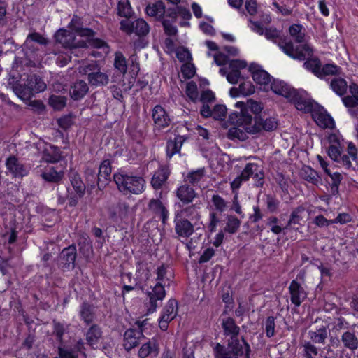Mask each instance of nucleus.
I'll return each instance as SVG.
<instances>
[{"instance_id": "1", "label": "nucleus", "mask_w": 358, "mask_h": 358, "mask_svg": "<svg viewBox=\"0 0 358 358\" xmlns=\"http://www.w3.org/2000/svg\"><path fill=\"white\" fill-rule=\"evenodd\" d=\"M69 30L61 29L55 35V40L64 48L73 50L90 46L103 48L104 53L108 52L106 43L95 38L93 30L82 27L81 19L74 16L68 25Z\"/></svg>"}, {"instance_id": "2", "label": "nucleus", "mask_w": 358, "mask_h": 358, "mask_svg": "<svg viewBox=\"0 0 358 358\" xmlns=\"http://www.w3.org/2000/svg\"><path fill=\"white\" fill-rule=\"evenodd\" d=\"M280 48L285 54L294 59L306 60L303 66L317 77L320 75L322 67L320 61L316 57L312 58L313 50L310 45L306 43L295 48L292 42L283 41L280 43Z\"/></svg>"}, {"instance_id": "3", "label": "nucleus", "mask_w": 358, "mask_h": 358, "mask_svg": "<svg viewBox=\"0 0 358 358\" xmlns=\"http://www.w3.org/2000/svg\"><path fill=\"white\" fill-rule=\"evenodd\" d=\"M268 90H271L275 94L286 98L293 103L298 110L309 111L313 108V103L304 93L299 92L285 82L279 80L271 81Z\"/></svg>"}, {"instance_id": "4", "label": "nucleus", "mask_w": 358, "mask_h": 358, "mask_svg": "<svg viewBox=\"0 0 358 358\" xmlns=\"http://www.w3.org/2000/svg\"><path fill=\"white\" fill-rule=\"evenodd\" d=\"M118 189L124 194H140L145 189V180L139 176L120 171L113 175Z\"/></svg>"}, {"instance_id": "5", "label": "nucleus", "mask_w": 358, "mask_h": 358, "mask_svg": "<svg viewBox=\"0 0 358 358\" xmlns=\"http://www.w3.org/2000/svg\"><path fill=\"white\" fill-rule=\"evenodd\" d=\"M235 107L240 109V112L231 113L229 119L234 124L242 127L243 129L250 123H253L254 119L250 112L257 113L262 110L260 105L252 100H248L246 102L237 101L235 103Z\"/></svg>"}, {"instance_id": "6", "label": "nucleus", "mask_w": 358, "mask_h": 358, "mask_svg": "<svg viewBox=\"0 0 358 358\" xmlns=\"http://www.w3.org/2000/svg\"><path fill=\"white\" fill-rule=\"evenodd\" d=\"M250 345L243 339V343L228 344L227 350L220 343L215 348L216 358H249Z\"/></svg>"}, {"instance_id": "7", "label": "nucleus", "mask_w": 358, "mask_h": 358, "mask_svg": "<svg viewBox=\"0 0 358 358\" xmlns=\"http://www.w3.org/2000/svg\"><path fill=\"white\" fill-rule=\"evenodd\" d=\"M79 71L82 74L87 75L89 83L95 87L106 85L109 82L108 76L100 71L96 62H91L81 66Z\"/></svg>"}, {"instance_id": "8", "label": "nucleus", "mask_w": 358, "mask_h": 358, "mask_svg": "<svg viewBox=\"0 0 358 358\" xmlns=\"http://www.w3.org/2000/svg\"><path fill=\"white\" fill-rule=\"evenodd\" d=\"M136 324L140 328V331L129 329L124 334L123 346L127 351H130L139 344L141 339L143 337V332L148 322L145 319L143 321L138 320Z\"/></svg>"}, {"instance_id": "9", "label": "nucleus", "mask_w": 358, "mask_h": 358, "mask_svg": "<svg viewBox=\"0 0 358 358\" xmlns=\"http://www.w3.org/2000/svg\"><path fill=\"white\" fill-rule=\"evenodd\" d=\"M248 27L252 31L256 32L260 36L264 35L266 39L271 41L272 42L278 44L280 47V43L283 41L292 42L289 39L286 37H282L280 34V31L277 30L275 28L270 27L264 29L262 26L258 22H255L251 20H249Z\"/></svg>"}, {"instance_id": "10", "label": "nucleus", "mask_w": 358, "mask_h": 358, "mask_svg": "<svg viewBox=\"0 0 358 358\" xmlns=\"http://www.w3.org/2000/svg\"><path fill=\"white\" fill-rule=\"evenodd\" d=\"M247 64L244 60L233 59L229 62V70L222 67L220 73L225 76L229 83L236 84L241 78V70L246 68Z\"/></svg>"}, {"instance_id": "11", "label": "nucleus", "mask_w": 358, "mask_h": 358, "mask_svg": "<svg viewBox=\"0 0 358 358\" xmlns=\"http://www.w3.org/2000/svg\"><path fill=\"white\" fill-rule=\"evenodd\" d=\"M120 29L127 34L134 33L138 36H145L149 32V26L143 19H138L135 21L124 19L120 22Z\"/></svg>"}, {"instance_id": "12", "label": "nucleus", "mask_w": 358, "mask_h": 358, "mask_svg": "<svg viewBox=\"0 0 358 358\" xmlns=\"http://www.w3.org/2000/svg\"><path fill=\"white\" fill-rule=\"evenodd\" d=\"M310 101L313 103V108L309 111L303 112L311 113L314 121L320 127L323 129L334 128V121L333 118L323 108H318L312 100Z\"/></svg>"}, {"instance_id": "13", "label": "nucleus", "mask_w": 358, "mask_h": 358, "mask_svg": "<svg viewBox=\"0 0 358 358\" xmlns=\"http://www.w3.org/2000/svg\"><path fill=\"white\" fill-rule=\"evenodd\" d=\"M147 296L149 299L148 313H151L156 310L158 302H162L166 296L164 285L161 282H157L153 287H150V290L147 292Z\"/></svg>"}, {"instance_id": "14", "label": "nucleus", "mask_w": 358, "mask_h": 358, "mask_svg": "<svg viewBox=\"0 0 358 358\" xmlns=\"http://www.w3.org/2000/svg\"><path fill=\"white\" fill-rule=\"evenodd\" d=\"M277 128V122L274 118H267L263 120L262 118L255 117L253 123H250L243 129L248 134H255L262 130L267 131H273Z\"/></svg>"}, {"instance_id": "15", "label": "nucleus", "mask_w": 358, "mask_h": 358, "mask_svg": "<svg viewBox=\"0 0 358 358\" xmlns=\"http://www.w3.org/2000/svg\"><path fill=\"white\" fill-rule=\"evenodd\" d=\"M249 71L251 73L253 80L259 86V88L262 90L268 91L271 81V76L256 64H252L249 66Z\"/></svg>"}, {"instance_id": "16", "label": "nucleus", "mask_w": 358, "mask_h": 358, "mask_svg": "<svg viewBox=\"0 0 358 358\" xmlns=\"http://www.w3.org/2000/svg\"><path fill=\"white\" fill-rule=\"evenodd\" d=\"M199 208L196 205L185 206L179 203L178 208L175 210L174 217L194 222L196 224L200 219Z\"/></svg>"}, {"instance_id": "17", "label": "nucleus", "mask_w": 358, "mask_h": 358, "mask_svg": "<svg viewBox=\"0 0 358 358\" xmlns=\"http://www.w3.org/2000/svg\"><path fill=\"white\" fill-rule=\"evenodd\" d=\"M222 327L224 335L230 336V340L229 341V343H230V345L233 346L234 343H241L238 339V336L240 332V328L236 324L235 321L232 318L227 317L223 319L222 322Z\"/></svg>"}, {"instance_id": "18", "label": "nucleus", "mask_w": 358, "mask_h": 358, "mask_svg": "<svg viewBox=\"0 0 358 358\" xmlns=\"http://www.w3.org/2000/svg\"><path fill=\"white\" fill-rule=\"evenodd\" d=\"M291 302L299 307L307 296L303 287L296 280H292L289 286Z\"/></svg>"}, {"instance_id": "19", "label": "nucleus", "mask_w": 358, "mask_h": 358, "mask_svg": "<svg viewBox=\"0 0 358 358\" xmlns=\"http://www.w3.org/2000/svg\"><path fill=\"white\" fill-rule=\"evenodd\" d=\"M173 222L175 232L179 237L187 238L194 233V225L190 220L174 217Z\"/></svg>"}, {"instance_id": "20", "label": "nucleus", "mask_w": 358, "mask_h": 358, "mask_svg": "<svg viewBox=\"0 0 358 358\" xmlns=\"http://www.w3.org/2000/svg\"><path fill=\"white\" fill-rule=\"evenodd\" d=\"M159 352V343L157 339L152 338L141 345L138 350V355L140 358H155L158 356Z\"/></svg>"}, {"instance_id": "21", "label": "nucleus", "mask_w": 358, "mask_h": 358, "mask_svg": "<svg viewBox=\"0 0 358 358\" xmlns=\"http://www.w3.org/2000/svg\"><path fill=\"white\" fill-rule=\"evenodd\" d=\"M152 118L155 127L159 129L168 127L171 122V119L167 113L159 105L153 108Z\"/></svg>"}, {"instance_id": "22", "label": "nucleus", "mask_w": 358, "mask_h": 358, "mask_svg": "<svg viewBox=\"0 0 358 358\" xmlns=\"http://www.w3.org/2000/svg\"><path fill=\"white\" fill-rule=\"evenodd\" d=\"M6 166L7 170L14 177H24L27 175L28 172L24 166L14 156H11L6 159Z\"/></svg>"}, {"instance_id": "23", "label": "nucleus", "mask_w": 358, "mask_h": 358, "mask_svg": "<svg viewBox=\"0 0 358 358\" xmlns=\"http://www.w3.org/2000/svg\"><path fill=\"white\" fill-rule=\"evenodd\" d=\"M112 169L109 160H103L99 166V171L97 178V185L99 189L103 188L110 180Z\"/></svg>"}, {"instance_id": "24", "label": "nucleus", "mask_w": 358, "mask_h": 358, "mask_svg": "<svg viewBox=\"0 0 358 358\" xmlns=\"http://www.w3.org/2000/svg\"><path fill=\"white\" fill-rule=\"evenodd\" d=\"M350 94L342 98V101L345 107L348 108L358 106V85L352 83L349 86Z\"/></svg>"}, {"instance_id": "25", "label": "nucleus", "mask_w": 358, "mask_h": 358, "mask_svg": "<svg viewBox=\"0 0 358 358\" xmlns=\"http://www.w3.org/2000/svg\"><path fill=\"white\" fill-rule=\"evenodd\" d=\"M177 197L184 203H189L196 196L194 190L187 185L180 186L176 191Z\"/></svg>"}, {"instance_id": "26", "label": "nucleus", "mask_w": 358, "mask_h": 358, "mask_svg": "<svg viewBox=\"0 0 358 358\" xmlns=\"http://www.w3.org/2000/svg\"><path fill=\"white\" fill-rule=\"evenodd\" d=\"M329 141L331 145L328 148V155L332 160L336 162L342 152L339 145V140L336 135L332 134L329 136Z\"/></svg>"}, {"instance_id": "27", "label": "nucleus", "mask_w": 358, "mask_h": 358, "mask_svg": "<svg viewBox=\"0 0 358 358\" xmlns=\"http://www.w3.org/2000/svg\"><path fill=\"white\" fill-rule=\"evenodd\" d=\"M88 90V86L85 81L78 80L71 87L70 94L72 99L78 100L87 94Z\"/></svg>"}, {"instance_id": "28", "label": "nucleus", "mask_w": 358, "mask_h": 358, "mask_svg": "<svg viewBox=\"0 0 358 358\" xmlns=\"http://www.w3.org/2000/svg\"><path fill=\"white\" fill-rule=\"evenodd\" d=\"M168 169L166 168L159 169L153 175L151 180L152 186L154 189H157L161 188L162 185L167 180L169 176Z\"/></svg>"}, {"instance_id": "29", "label": "nucleus", "mask_w": 358, "mask_h": 358, "mask_svg": "<svg viewBox=\"0 0 358 358\" xmlns=\"http://www.w3.org/2000/svg\"><path fill=\"white\" fill-rule=\"evenodd\" d=\"M149 208L156 214H158L163 223H165L169 217V211L160 201L156 199L151 200L149 203Z\"/></svg>"}, {"instance_id": "30", "label": "nucleus", "mask_w": 358, "mask_h": 358, "mask_svg": "<svg viewBox=\"0 0 358 358\" xmlns=\"http://www.w3.org/2000/svg\"><path fill=\"white\" fill-rule=\"evenodd\" d=\"M61 157L60 150L58 148L51 145H45L43 157L45 161L48 162H56L59 160Z\"/></svg>"}, {"instance_id": "31", "label": "nucleus", "mask_w": 358, "mask_h": 358, "mask_svg": "<svg viewBox=\"0 0 358 358\" xmlns=\"http://www.w3.org/2000/svg\"><path fill=\"white\" fill-rule=\"evenodd\" d=\"M76 257V249L74 246H69L64 248L61 253V258L69 268L74 267V262Z\"/></svg>"}, {"instance_id": "32", "label": "nucleus", "mask_w": 358, "mask_h": 358, "mask_svg": "<svg viewBox=\"0 0 358 358\" xmlns=\"http://www.w3.org/2000/svg\"><path fill=\"white\" fill-rule=\"evenodd\" d=\"M146 13L149 16L159 19L165 13L164 5L162 1H157L155 3L150 4L146 8Z\"/></svg>"}, {"instance_id": "33", "label": "nucleus", "mask_w": 358, "mask_h": 358, "mask_svg": "<svg viewBox=\"0 0 358 358\" xmlns=\"http://www.w3.org/2000/svg\"><path fill=\"white\" fill-rule=\"evenodd\" d=\"M183 141V137L179 136H176L174 140H171L167 142L166 155L169 158L180 151Z\"/></svg>"}, {"instance_id": "34", "label": "nucleus", "mask_w": 358, "mask_h": 358, "mask_svg": "<svg viewBox=\"0 0 358 358\" xmlns=\"http://www.w3.org/2000/svg\"><path fill=\"white\" fill-rule=\"evenodd\" d=\"M331 89L338 95H343L348 88L347 82L342 78H334L330 82Z\"/></svg>"}, {"instance_id": "35", "label": "nucleus", "mask_w": 358, "mask_h": 358, "mask_svg": "<svg viewBox=\"0 0 358 358\" xmlns=\"http://www.w3.org/2000/svg\"><path fill=\"white\" fill-rule=\"evenodd\" d=\"M101 338V329L96 325L91 327L86 334L87 343L93 348L99 343Z\"/></svg>"}, {"instance_id": "36", "label": "nucleus", "mask_w": 358, "mask_h": 358, "mask_svg": "<svg viewBox=\"0 0 358 358\" xmlns=\"http://www.w3.org/2000/svg\"><path fill=\"white\" fill-rule=\"evenodd\" d=\"M15 94L22 100H28L33 94V92L28 81L27 85H17L13 88Z\"/></svg>"}, {"instance_id": "37", "label": "nucleus", "mask_w": 358, "mask_h": 358, "mask_svg": "<svg viewBox=\"0 0 358 358\" xmlns=\"http://www.w3.org/2000/svg\"><path fill=\"white\" fill-rule=\"evenodd\" d=\"M317 159L321 167L322 168V169L324 171V172L329 176H330L331 180H333L334 185H335L336 186H338L342 179L341 175L338 172L331 173V171L328 168L327 162L320 155H318L317 156Z\"/></svg>"}, {"instance_id": "38", "label": "nucleus", "mask_w": 358, "mask_h": 358, "mask_svg": "<svg viewBox=\"0 0 358 358\" xmlns=\"http://www.w3.org/2000/svg\"><path fill=\"white\" fill-rule=\"evenodd\" d=\"M341 74V69L334 64H327L321 67L320 75L318 78H324L330 76H339Z\"/></svg>"}, {"instance_id": "39", "label": "nucleus", "mask_w": 358, "mask_h": 358, "mask_svg": "<svg viewBox=\"0 0 358 358\" xmlns=\"http://www.w3.org/2000/svg\"><path fill=\"white\" fill-rule=\"evenodd\" d=\"M240 226V220L234 215H227L223 231L233 234L238 231Z\"/></svg>"}, {"instance_id": "40", "label": "nucleus", "mask_w": 358, "mask_h": 358, "mask_svg": "<svg viewBox=\"0 0 358 358\" xmlns=\"http://www.w3.org/2000/svg\"><path fill=\"white\" fill-rule=\"evenodd\" d=\"M306 214V209L303 206H299L294 209L291 213L290 218L288 221V226L299 224L300 222L304 219Z\"/></svg>"}, {"instance_id": "41", "label": "nucleus", "mask_w": 358, "mask_h": 358, "mask_svg": "<svg viewBox=\"0 0 358 358\" xmlns=\"http://www.w3.org/2000/svg\"><path fill=\"white\" fill-rule=\"evenodd\" d=\"M341 340L344 345L349 349L355 350L358 348V339L352 332H345L342 336Z\"/></svg>"}, {"instance_id": "42", "label": "nucleus", "mask_w": 358, "mask_h": 358, "mask_svg": "<svg viewBox=\"0 0 358 358\" xmlns=\"http://www.w3.org/2000/svg\"><path fill=\"white\" fill-rule=\"evenodd\" d=\"M301 176L306 181L316 185L320 181V177L317 172L310 166H305L301 170Z\"/></svg>"}, {"instance_id": "43", "label": "nucleus", "mask_w": 358, "mask_h": 358, "mask_svg": "<svg viewBox=\"0 0 358 358\" xmlns=\"http://www.w3.org/2000/svg\"><path fill=\"white\" fill-rule=\"evenodd\" d=\"M290 36L297 43H302L304 41L305 33L303 26L300 24H293L289 29Z\"/></svg>"}, {"instance_id": "44", "label": "nucleus", "mask_w": 358, "mask_h": 358, "mask_svg": "<svg viewBox=\"0 0 358 358\" xmlns=\"http://www.w3.org/2000/svg\"><path fill=\"white\" fill-rule=\"evenodd\" d=\"M41 176L46 181L56 182L62 179L63 177V173L61 171L58 172L51 168L43 173Z\"/></svg>"}, {"instance_id": "45", "label": "nucleus", "mask_w": 358, "mask_h": 358, "mask_svg": "<svg viewBox=\"0 0 358 358\" xmlns=\"http://www.w3.org/2000/svg\"><path fill=\"white\" fill-rule=\"evenodd\" d=\"M311 341L315 343H324L327 337V331L326 329H319L315 331L308 333Z\"/></svg>"}, {"instance_id": "46", "label": "nucleus", "mask_w": 358, "mask_h": 358, "mask_svg": "<svg viewBox=\"0 0 358 358\" xmlns=\"http://www.w3.org/2000/svg\"><path fill=\"white\" fill-rule=\"evenodd\" d=\"M205 170L203 168L199 169L196 171H190L187 173L185 179L192 184L199 182L204 176Z\"/></svg>"}, {"instance_id": "47", "label": "nucleus", "mask_w": 358, "mask_h": 358, "mask_svg": "<svg viewBox=\"0 0 358 358\" xmlns=\"http://www.w3.org/2000/svg\"><path fill=\"white\" fill-rule=\"evenodd\" d=\"M117 9L119 15L127 18L132 13V9L128 0H120Z\"/></svg>"}, {"instance_id": "48", "label": "nucleus", "mask_w": 358, "mask_h": 358, "mask_svg": "<svg viewBox=\"0 0 358 358\" xmlns=\"http://www.w3.org/2000/svg\"><path fill=\"white\" fill-rule=\"evenodd\" d=\"M114 65L121 73L124 74L127 70V62L125 57L120 52L115 54Z\"/></svg>"}, {"instance_id": "49", "label": "nucleus", "mask_w": 358, "mask_h": 358, "mask_svg": "<svg viewBox=\"0 0 358 358\" xmlns=\"http://www.w3.org/2000/svg\"><path fill=\"white\" fill-rule=\"evenodd\" d=\"M168 269L169 268L164 265L158 267L157 269V282H161L162 285L163 283L165 284L166 280L169 281L170 280V278L172 277V274L171 273H168Z\"/></svg>"}, {"instance_id": "50", "label": "nucleus", "mask_w": 358, "mask_h": 358, "mask_svg": "<svg viewBox=\"0 0 358 358\" xmlns=\"http://www.w3.org/2000/svg\"><path fill=\"white\" fill-rule=\"evenodd\" d=\"M80 316L86 323L91 322L94 319L93 308L87 303H83L81 306Z\"/></svg>"}, {"instance_id": "51", "label": "nucleus", "mask_w": 358, "mask_h": 358, "mask_svg": "<svg viewBox=\"0 0 358 358\" xmlns=\"http://www.w3.org/2000/svg\"><path fill=\"white\" fill-rule=\"evenodd\" d=\"M66 102V99L64 96L52 95L49 99L50 105L56 110L63 108Z\"/></svg>"}, {"instance_id": "52", "label": "nucleus", "mask_w": 358, "mask_h": 358, "mask_svg": "<svg viewBox=\"0 0 358 358\" xmlns=\"http://www.w3.org/2000/svg\"><path fill=\"white\" fill-rule=\"evenodd\" d=\"M29 81L33 94L43 92L46 88L45 83L38 77H34V79H30Z\"/></svg>"}, {"instance_id": "53", "label": "nucleus", "mask_w": 358, "mask_h": 358, "mask_svg": "<svg viewBox=\"0 0 358 358\" xmlns=\"http://www.w3.org/2000/svg\"><path fill=\"white\" fill-rule=\"evenodd\" d=\"M162 313L169 315V317H176L178 313L177 301L174 299H170L164 308Z\"/></svg>"}, {"instance_id": "54", "label": "nucleus", "mask_w": 358, "mask_h": 358, "mask_svg": "<svg viewBox=\"0 0 358 358\" xmlns=\"http://www.w3.org/2000/svg\"><path fill=\"white\" fill-rule=\"evenodd\" d=\"M212 203L215 209L220 213H222L227 209V202L218 194L213 196Z\"/></svg>"}, {"instance_id": "55", "label": "nucleus", "mask_w": 358, "mask_h": 358, "mask_svg": "<svg viewBox=\"0 0 358 358\" xmlns=\"http://www.w3.org/2000/svg\"><path fill=\"white\" fill-rule=\"evenodd\" d=\"M195 66L190 62L185 63L181 66V73L185 79L192 78L195 75Z\"/></svg>"}, {"instance_id": "56", "label": "nucleus", "mask_w": 358, "mask_h": 358, "mask_svg": "<svg viewBox=\"0 0 358 358\" xmlns=\"http://www.w3.org/2000/svg\"><path fill=\"white\" fill-rule=\"evenodd\" d=\"M186 94L193 101L198 99L197 85L194 82H189L186 85Z\"/></svg>"}, {"instance_id": "57", "label": "nucleus", "mask_w": 358, "mask_h": 358, "mask_svg": "<svg viewBox=\"0 0 358 358\" xmlns=\"http://www.w3.org/2000/svg\"><path fill=\"white\" fill-rule=\"evenodd\" d=\"M246 131H243L238 127H231L228 131V136L230 138H237L241 141H244L247 138Z\"/></svg>"}, {"instance_id": "58", "label": "nucleus", "mask_w": 358, "mask_h": 358, "mask_svg": "<svg viewBox=\"0 0 358 358\" xmlns=\"http://www.w3.org/2000/svg\"><path fill=\"white\" fill-rule=\"evenodd\" d=\"M227 115V108L224 105H216L212 110V117L215 120H222Z\"/></svg>"}, {"instance_id": "59", "label": "nucleus", "mask_w": 358, "mask_h": 358, "mask_svg": "<svg viewBox=\"0 0 358 358\" xmlns=\"http://www.w3.org/2000/svg\"><path fill=\"white\" fill-rule=\"evenodd\" d=\"M71 184L73 185V189L76 194H78V197H83L85 191V185L82 182V180L80 178L75 177L72 178Z\"/></svg>"}, {"instance_id": "60", "label": "nucleus", "mask_w": 358, "mask_h": 358, "mask_svg": "<svg viewBox=\"0 0 358 358\" xmlns=\"http://www.w3.org/2000/svg\"><path fill=\"white\" fill-rule=\"evenodd\" d=\"M32 41L36 42V43H38L39 44H42V45L46 44V43H47V40L43 36H42L40 34L36 33V32L31 33L28 35V36L25 41L24 45L27 46V48H29L30 46L29 45L30 43Z\"/></svg>"}, {"instance_id": "61", "label": "nucleus", "mask_w": 358, "mask_h": 358, "mask_svg": "<svg viewBox=\"0 0 358 358\" xmlns=\"http://www.w3.org/2000/svg\"><path fill=\"white\" fill-rule=\"evenodd\" d=\"M207 55L208 57H213L214 62L217 66H222L227 63L229 60L228 56H227L223 52H217L213 55L208 52Z\"/></svg>"}, {"instance_id": "62", "label": "nucleus", "mask_w": 358, "mask_h": 358, "mask_svg": "<svg viewBox=\"0 0 358 358\" xmlns=\"http://www.w3.org/2000/svg\"><path fill=\"white\" fill-rule=\"evenodd\" d=\"M257 169L258 166L257 164L254 163H249L245 166L240 176L243 180H247L254 172L257 171Z\"/></svg>"}, {"instance_id": "63", "label": "nucleus", "mask_w": 358, "mask_h": 358, "mask_svg": "<svg viewBox=\"0 0 358 358\" xmlns=\"http://www.w3.org/2000/svg\"><path fill=\"white\" fill-rule=\"evenodd\" d=\"M275 318L273 316L268 317L265 323L266 334L268 337H272L275 334Z\"/></svg>"}, {"instance_id": "64", "label": "nucleus", "mask_w": 358, "mask_h": 358, "mask_svg": "<svg viewBox=\"0 0 358 358\" xmlns=\"http://www.w3.org/2000/svg\"><path fill=\"white\" fill-rule=\"evenodd\" d=\"M220 220L217 216V213L212 212L209 215V222L208 228L210 232L215 231L217 224L220 223Z\"/></svg>"}]
</instances>
